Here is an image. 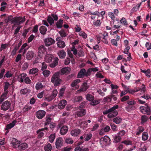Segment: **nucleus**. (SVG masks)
Returning <instances> with one entry per match:
<instances>
[{"instance_id": "nucleus-17", "label": "nucleus", "mask_w": 151, "mask_h": 151, "mask_svg": "<svg viewBox=\"0 0 151 151\" xmlns=\"http://www.w3.org/2000/svg\"><path fill=\"white\" fill-rule=\"evenodd\" d=\"M79 111H78L77 114L79 117L83 116L86 114V110L85 109H79Z\"/></svg>"}, {"instance_id": "nucleus-19", "label": "nucleus", "mask_w": 151, "mask_h": 151, "mask_svg": "<svg viewBox=\"0 0 151 151\" xmlns=\"http://www.w3.org/2000/svg\"><path fill=\"white\" fill-rule=\"evenodd\" d=\"M17 122V121L14 120L12 121V123H10L9 124H7L6 125V128L5 129L6 130H8L9 129H10L14 127Z\"/></svg>"}, {"instance_id": "nucleus-50", "label": "nucleus", "mask_w": 151, "mask_h": 151, "mask_svg": "<svg viewBox=\"0 0 151 151\" xmlns=\"http://www.w3.org/2000/svg\"><path fill=\"white\" fill-rule=\"evenodd\" d=\"M127 103L128 105H134L136 104V102L134 100L131 99L127 102Z\"/></svg>"}, {"instance_id": "nucleus-3", "label": "nucleus", "mask_w": 151, "mask_h": 151, "mask_svg": "<svg viewBox=\"0 0 151 151\" xmlns=\"http://www.w3.org/2000/svg\"><path fill=\"white\" fill-rule=\"evenodd\" d=\"M145 106H142L140 107L139 109L141 112L143 114L150 115L151 112V110L150 107L148 106L147 104H145Z\"/></svg>"}, {"instance_id": "nucleus-54", "label": "nucleus", "mask_w": 151, "mask_h": 151, "mask_svg": "<svg viewBox=\"0 0 151 151\" xmlns=\"http://www.w3.org/2000/svg\"><path fill=\"white\" fill-rule=\"evenodd\" d=\"M65 141L66 143L68 144H73V141L70 138H67L65 139Z\"/></svg>"}, {"instance_id": "nucleus-55", "label": "nucleus", "mask_w": 151, "mask_h": 151, "mask_svg": "<svg viewBox=\"0 0 151 151\" xmlns=\"http://www.w3.org/2000/svg\"><path fill=\"white\" fill-rule=\"evenodd\" d=\"M120 22L121 23H122L124 25L126 26L128 25L127 21L126 20L125 18H122V19L120 20Z\"/></svg>"}, {"instance_id": "nucleus-5", "label": "nucleus", "mask_w": 151, "mask_h": 151, "mask_svg": "<svg viewBox=\"0 0 151 151\" xmlns=\"http://www.w3.org/2000/svg\"><path fill=\"white\" fill-rule=\"evenodd\" d=\"M11 103L8 101H6L4 102L2 104L1 109L4 111L8 110L10 107Z\"/></svg>"}, {"instance_id": "nucleus-42", "label": "nucleus", "mask_w": 151, "mask_h": 151, "mask_svg": "<svg viewBox=\"0 0 151 151\" xmlns=\"http://www.w3.org/2000/svg\"><path fill=\"white\" fill-rule=\"evenodd\" d=\"M58 32L62 37H65L67 35V34L63 29L61 30Z\"/></svg>"}, {"instance_id": "nucleus-12", "label": "nucleus", "mask_w": 151, "mask_h": 151, "mask_svg": "<svg viewBox=\"0 0 151 151\" xmlns=\"http://www.w3.org/2000/svg\"><path fill=\"white\" fill-rule=\"evenodd\" d=\"M81 130L79 129H76L71 131L70 132L71 135L74 137H76L80 133Z\"/></svg>"}, {"instance_id": "nucleus-49", "label": "nucleus", "mask_w": 151, "mask_h": 151, "mask_svg": "<svg viewBox=\"0 0 151 151\" xmlns=\"http://www.w3.org/2000/svg\"><path fill=\"white\" fill-rule=\"evenodd\" d=\"M101 23V22L100 20L99 19L97 20L96 21L93 22V24L96 27H99L100 26Z\"/></svg>"}, {"instance_id": "nucleus-30", "label": "nucleus", "mask_w": 151, "mask_h": 151, "mask_svg": "<svg viewBox=\"0 0 151 151\" xmlns=\"http://www.w3.org/2000/svg\"><path fill=\"white\" fill-rule=\"evenodd\" d=\"M135 108V107L134 106L129 105H128L125 107V109L128 112H129L131 110H134Z\"/></svg>"}, {"instance_id": "nucleus-25", "label": "nucleus", "mask_w": 151, "mask_h": 151, "mask_svg": "<svg viewBox=\"0 0 151 151\" xmlns=\"http://www.w3.org/2000/svg\"><path fill=\"white\" fill-rule=\"evenodd\" d=\"M63 20L62 19H59L56 23V27L58 29L61 28L63 27Z\"/></svg>"}, {"instance_id": "nucleus-38", "label": "nucleus", "mask_w": 151, "mask_h": 151, "mask_svg": "<svg viewBox=\"0 0 151 151\" xmlns=\"http://www.w3.org/2000/svg\"><path fill=\"white\" fill-rule=\"evenodd\" d=\"M22 41H21L18 44L17 46H16L14 47V49L13 51V52H14V54L16 53L17 51L19 49V47L22 44Z\"/></svg>"}, {"instance_id": "nucleus-9", "label": "nucleus", "mask_w": 151, "mask_h": 151, "mask_svg": "<svg viewBox=\"0 0 151 151\" xmlns=\"http://www.w3.org/2000/svg\"><path fill=\"white\" fill-rule=\"evenodd\" d=\"M63 138L62 137H59L56 139L55 145L57 148L60 149L63 146Z\"/></svg>"}, {"instance_id": "nucleus-57", "label": "nucleus", "mask_w": 151, "mask_h": 151, "mask_svg": "<svg viewBox=\"0 0 151 151\" xmlns=\"http://www.w3.org/2000/svg\"><path fill=\"white\" fill-rule=\"evenodd\" d=\"M29 64L27 63H24L22 66V69L23 70H25L27 68Z\"/></svg>"}, {"instance_id": "nucleus-2", "label": "nucleus", "mask_w": 151, "mask_h": 151, "mask_svg": "<svg viewBox=\"0 0 151 151\" xmlns=\"http://www.w3.org/2000/svg\"><path fill=\"white\" fill-rule=\"evenodd\" d=\"M60 72H57L55 73L51 78V82L54 84L55 86H59L63 82L62 80L60 78Z\"/></svg>"}, {"instance_id": "nucleus-45", "label": "nucleus", "mask_w": 151, "mask_h": 151, "mask_svg": "<svg viewBox=\"0 0 151 151\" xmlns=\"http://www.w3.org/2000/svg\"><path fill=\"white\" fill-rule=\"evenodd\" d=\"M148 119V117L147 116L145 115L142 116L141 118V123H143L146 122Z\"/></svg>"}, {"instance_id": "nucleus-63", "label": "nucleus", "mask_w": 151, "mask_h": 151, "mask_svg": "<svg viewBox=\"0 0 151 151\" xmlns=\"http://www.w3.org/2000/svg\"><path fill=\"white\" fill-rule=\"evenodd\" d=\"M129 98V97L128 96H124L121 99V101L122 102L125 101Z\"/></svg>"}, {"instance_id": "nucleus-36", "label": "nucleus", "mask_w": 151, "mask_h": 151, "mask_svg": "<svg viewBox=\"0 0 151 151\" xmlns=\"http://www.w3.org/2000/svg\"><path fill=\"white\" fill-rule=\"evenodd\" d=\"M57 45L58 47L61 48H64L65 46V42L63 41L58 42Z\"/></svg>"}, {"instance_id": "nucleus-35", "label": "nucleus", "mask_w": 151, "mask_h": 151, "mask_svg": "<svg viewBox=\"0 0 151 151\" xmlns=\"http://www.w3.org/2000/svg\"><path fill=\"white\" fill-rule=\"evenodd\" d=\"M46 120L44 125L45 126L49 125L52 120V119L49 116H46Z\"/></svg>"}, {"instance_id": "nucleus-15", "label": "nucleus", "mask_w": 151, "mask_h": 151, "mask_svg": "<svg viewBox=\"0 0 151 151\" xmlns=\"http://www.w3.org/2000/svg\"><path fill=\"white\" fill-rule=\"evenodd\" d=\"M110 140V139L108 136H105L104 137L101 139V142H102V143L104 145H106L108 144Z\"/></svg>"}, {"instance_id": "nucleus-29", "label": "nucleus", "mask_w": 151, "mask_h": 151, "mask_svg": "<svg viewBox=\"0 0 151 151\" xmlns=\"http://www.w3.org/2000/svg\"><path fill=\"white\" fill-rule=\"evenodd\" d=\"M114 142L117 143L120 142L122 139L121 137L119 135H115L113 137Z\"/></svg>"}, {"instance_id": "nucleus-32", "label": "nucleus", "mask_w": 151, "mask_h": 151, "mask_svg": "<svg viewBox=\"0 0 151 151\" xmlns=\"http://www.w3.org/2000/svg\"><path fill=\"white\" fill-rule=\"evenodd\" d=\"M86 98L87 100L91 101L94 99V97L90 94H88L86 96Z\"/></svg>"}, {"instance_id": "nucleus-8", "label": "nucleus", "mask_w": 151, "mask_h": 151, "mask_svg": "<svg viewBox=\"0 0 151 151\" xmlns=\"http://www.w3.org/2000/svg\"><path fill=\"white\" fill-rule=\"evenodd\" d=\"M46 112L43 110H39L36 113V117L39 119H41L45 115Z\"/></svg>"}, {"instance_id": "nucleus-20", "label": "nucleus", "mask_w": 151, "mask_h": 151, "mask_svg": "<svg viewBox=\"0 0 151 151\" xmlns=\"http://www.w3.org/2000/svg\"><path fill=\"white\" fill-rule=\"evenodd\" d=\"M58 55L60 58L63 59L65 58L66 55V53L63 50H60L58 53Z\"/></svg>"}, {"instance_id": "nucleus-48", "label": "nucleus", "mask_w": 151, "mask_h": 151, "mask_svg": "<svg viewBox=\"0 0 151 151\" xmlns=\"http://www.w3.org/2000/svg\"><path fill=\"white\" fill-rule=\"evenodd\" d=\"M110 125L112 129L114 131H115L117 130V126L116 125L114 124L113 123H111L110 124Z\"/></svg>"}, {"instance_id": "nucleus-33", "label": "nucleus", "mask_w": 151, "mask_h": 151, "mask_svg": "<svg viewBox=\"0 0 151 151\" xmlns=\"http://www.w3.org/2000/svg\"><path fill=\"white\" fill-rule=\"evenodd\" d=\"M29 92H30V90L27 88L21 89L20 91V93L24 95L26 94L27 93Z\"/></svg>"}, {"instance_id": "nucleus-21", "label": "nucleus", "mask_w": 151, "mask_h": 151, "mask_svg": "<svg viewBox=\"0 0 151 151\" xmlns=\"http://www.w3.org/2000/svg\"><path fill=\"white\" fill-rule=\"evenodd\" d=\"M59 59L58 58H55L52 63L50 64V66L51 68H53L57 66L58 63Z\"/></svg>"}, {"instance_id": "nucleus-1", "label": "nucleus", "mask_w": 151, "mask_h": 151, "mask_svg": "<svg viewBox=\"0 0 151 151\" xmlns=\"http://www.w3.org/2000/svg\"><path fill=\"white\" fill-rule=\"evenodd\" d=\"M119 106L118 105L114 106L109 109L108 110H106L103 112V114L106 115L108 114L107 116L108 118H113L116 116L118 114V112L116 109H118Z\"/></svg>"}, {"instance_id": "nucleus-64", "label": "nucleus", "mask_w": 151, "mask_h": 151, "mask_svg": "<svg viewBox=\"0 0 151 151\" xmlns=\"http://www.w3.org/2000/svg\"><path fill=\"white\" fill-rule=\"evenodd\" d=\"M145 47H147V50H148L151 49V43L150 44L149 42H147L145 44Z\"/></svg>"}, {"instance_id": "nucleus-61", "label": "nucleus", "mask_w": 151, "mask_h": 151, "mask_svg": "<svg viewBox=\"0 0 151 151\" xmlns=\"http://www.w3.org/2000/svg\"><path fill=\"white\" fill-rule=\"evenodd\" d=\"M92 135L91 134H87L86 135V136L85 138V140L86 141H88L92 137Z\"/></svg>"}, {"instance_id": "nucleus-6", "label": "nucleus", "mask_w": 151, "mask_h": 151, "mask_svg": "<svg viewBox=\"0 0 151 151\" xmlns=\"http://www.w3.org/2000/svg\"><path fill=\"white\" fill-rule=\"evenodd\" d=\"M46 50V48L43 45H41L39 47L38 53V56L40 58H41L43 56V54L45 53Z\"/></svg>"}, {"instance_id": "nucleus-10", "label": "nucleus", "mask_w": 151, "mask_h": 151, "mask_svg": "<svg viewBox=\"0 0 151 151\" xmlns=\"http://www.w3.org/2000/svg\"><path fill=\"white\" fill-rule=\"evenodd\" d=\"M20 143V141L14 138H13V139L11 142L12 147L14 148L18 147L19 145H18V144Z\"/></svg>"}, {"instance_id": "nucleus-46", "label": "nucleus", "mask_w": 151, "mask_h": 151, "mask_svg": "<svg viewBox=\"0 0 151 151\" xmlns=\"http://www.w3.org/2000/svg\"><path fill=\"white\" fill-rule=\"evenodd\" d=\"M148 135L147 132H144L142 133V139L143 140L145 141L147 140L148 139Z\"/></svg>"}, {"instance_id": "nucleus-62", "label": "nucleus", "mask_w": 151, "mask_h": 151, "mask_svg": "<svg viewBox=\"0 0 151 151\" xmlns=\"http://www.w3.org/2000/svg\"><path fill=\"white\" fill-rule=\"evenodd\" d=\"M35 37V36L34 35L32 34L31 35L28 39V42L29 43L31 42Z\"/></svg>"}, {"instance_id": "nucleus-16", "label": "nucleus", "mask_w": 151, "mask_h": 151, "mask_svg": "<svg viewBox=\"0 0 151 151\" xmlns=\"http://www.w3.org/2000/svg\"><path fill=\"white\" fill-rule=\"evenodd\" d=\"M68 130V127L66 126H64L61 128L60 133L62 135L65 134Z\"/></svg>"}, {"instance_id": "nucleus-22", "label": "nucleus", "mask_w": 151, "mask_h": 151, "mask_svg": "<svg viewBox=\"0 0 151 151\" xmlns=\"http://www.w3.org/2000/svg\"><path fill=\"white\" fill-rule=\"evenodd\" d=\"M18 147L20 150H24L27 147V144L26 143L24 142L19 145Z\"/></svg>"}, {"instance_id": "nucleus-24", "label": "nucleus", "mask_w": 151, "mask_h": 151, "mask_svg": "<svg viewBox=\"0 0 151 151\" xmlns=\"http://www.w3.org/2000/svg\"><path fill=\"white\" fill-rule=\"evenodd\" d=\"M122 119L119 116L115 117L112 120L113 121L117 124L121 123L122 122Z\"/></svg>"}, {"instance_id": "nucleus-14", "label": "nucleus", "mask_w": 151, "mask_h": 151, "mask_svg": "<svg viewBox=\"0 0 151 151\" xmlns=\"http://www.w3.org/2000/svg\"><path fill=\"white\" fill-rule=\"evenodd\" d=\"M5 85L4 86V93L3 94V96H6L7 94L9 92V91L7 90L10 84L8 82H6L5 83Z\"/></svg>"}, {"instance_id": "nucleus-27", "label": "nucleus", "mask_w": 151, "mask_h": 151, "mask_svg": "<svg viewBox=\"0 0 151 151\" xmlns=\"http://www.w3.org/2000/svg\"><path fill=\"white\" fill-rule=\"evenodd\" d=\"M39 70L38 69L35 68H33L29 70V71L30 74H36V75L38 74Z\"/></svg>"}, {"instance_id": "nucleus-39", "label": "nucleus", "mask_w": 151, "mask_h": 151, "mask_svg": "<svg viewBox=\"0 0 151 151\" xmlns=\"http://www.w3.org/2000/svg\"><path fill=\"white\" fill-rule=\"evenodd\" d=\"M42 73L44 77H47L49 76L51 73L48 70H45L43 71Z\"/></svg>"}, {"instance_id": "nucleus-37", "label": "nucleus", "mask_w": 151, "mask_h": 151, "mask_svg": "<svg viewBox=\"0 0 151 151\" xmlns=\"http://www.w3.org/2000/svg\"><path fill=\"white\" fill-rule=\"evenodd\" d=\"M52 149L51 145L50 144H48L44 147V150L45 151H51Z\"/></svg>"}, {"instance_id": "nucleus-44", "label": "nucleus", "mask_w": 151, "mask_h": 151, "mask_svg": "<svg viewBox=\"0 0 151 151\" xmlns=\"http://www.w3.org/2000/svg\"><path fill=\"white\" fill-rule=\"evenodd\" d=\"M80 81L79 79H77L73 81L71 84V86L72 87H74L76 86Z\"/></svg>"}, {"instance_id": "nucleus-43", "label": "nucleus", "mask_w": 151, "mask_h": 151, "mask_svg": "<svg viewBox=\"0 0 151 151\" xmlns=\"http://www.w3.org/2000/svg\"><path fill=\"white\" fill-rule=\"evenodd\" d=\"M27 74L26 73H23L21 74L20 75V77L19 78V81L20 82H23L24 81V78L26 76Z\"/></svg>"}, {"instance_id": "nucleus-34", "label": "nucleus", "mask_w": 151, "mask_h": 151, "mask_svg": "<svg viewBox=\"0 0 151 151\" xmlns=\"http://www.w3.org/2000/svg\"><path fill=\"white\" fill-rule=\"evenodd\" d=\"M47 21L50 25H52L54 22V20L53 18L49 15L47 17Z\"/></svg>"}, {"instance_id": "nucleus-58", "label": "nucleus", "mask_w": 151, "mask_h": 151, "mask_svg": "<svg viewBox=\"0 0 151 151\" xmlns=\"http://www.w3.org/2000/svg\"><path fill=\"white\" fill-rule=\"evenodd\" d=\"M88 88L87 83H83V88L82 91H86Z\"/></svg>"}, {"instance_id": "nucleus-7", "label": "nucleus", "mask_w": 151, "mask_h": 151, "mask_svg": "<svg viewBox=\"0 0 151 151\" xmlns=\"http://www.w3.org/2000/svg\"><path fill=\"white\" fill-rule=\"evenodd\" d=\"M45 45L46 46H49L54 44L55 42V40L51 38L50 37L45 39L44 40Z\"/></svg>"}, {"instance_id": "nucleus-31", "label": "nucleus", "mask_w": 151, "mask_h": 151, "mask_svg": "<svg viewBox=\"0 0 151 151\" xmlns=\"http://www.w3.org/2000/svg\"><path fill=\"white\" fill-rule=\"evenodd\" d=\"M79 124L80 127H83V128H87L88 125V124L86 121H80Z\"/></svg>"}, {"instance_id": "nucleus-13", "label": "nucleus", "mask_w": 151, "mask_h": 151, "mask_svg": "<svg viewBox=\"0 0 151 151\" xmlns=\"http://www.w3.org/2000/svg\"><path fill=\"white\" fill-rule=\"evenodd\" d=\"M67 103V101L65 100H62L60 101L59 103L58 108L60 109H62L64 108Z\"/></svg>"}, {"instance_id": "nucleus-11", "label": "nucleus", "mask_w": 151, "mask_h": 151, "mask_svg": "<svg viewBox=\"0 0 151 151\" xmlns=\"http://www.w3.org/2000/svg\"><path fill=\"white\" fill-rule=\"evenodd\" d=\"M86 77V70L84 68H82L79 71L77 75L78 78H82Z\"/></svg>"}, {"instance_id": "nucleus-4", "label": "nucleus", "mask_w": 151, "mask_h": 151, "mask_svg": "<svg viewBox=\"0 0 151 151\" xmlns=\"http://www.w3.org/2000/svg\"><path fill=\"white\" fill-rule=\"evenodd\" d=\"M24 17H15L12 19V22L13 23H16L17 25H19L23 23L25 21Z\"/></svg>"}, {"instance_id": "nucleus-53", "label": "nucleus", "mask_w": 151, "mask_h": 151, "mask_svg": "<svg viewBox=\"0 0 151 151\" xmlns=\"http://www.w3.org/2000/svg\"><path fill=\"white\" fill-rule=\"evenodd\" d=\"M92 72L91 68H89L86 71V77H87L90 76Z\"/></svg>"}, {"instance_id": "nucleus-23", "label": "nucleus", "mask_w": 151, "mask_h": 151, "mask_svg": "<svg viewBox=\"0 0 151 151\" xmlns=\"http://www.w3.org/2000/svg\"><path fill=\"white\" fill-rule=\"evenodd\" d=\"M39 30L40 33L42 35H44L46 34L47 28L45 26H42L40 27Z\"/></svg>"}, {"instance_id": "nucleus-59", "label": "nucleus", "mask_w": 151, "mask_h": 151, "mask_svg": "<svg viewBox=\"0 0 151 151\" xmlns=\"http://www.w3.org/2000/svg\"><path fill=\"white\" fill-rule=\"evenodd\" d=\"M86 101H83L80 104L79 109H82V108H84L86 106Z\"/></svg>"}, {"instance_id": "nucleus-40", "label": "nucleus", "mask_w": 151, "mask_h": 151, "mask_svg": "<svg viewBox=\"0 0 151 151\" xmlns=\"http://www.w3.org/2000/svg\"><path fill=\"white\" fill-rule=\"evenodd\" d=\"M55 133L52 134L50 135L49 137V141L50 142L52 143L53 142L55 139Z\"/></svg>"}, {"instance_id": "nucleus-51", "label": "nucleus", "mask_w": 151, "mask_h": 151, "mask_svg": "<svg viewBox=\"0 0 151 151\" xmlns=\"http://www.w3.org/2000/svg\"><path fill=\"white\" fill-rule=\"evenodd\" d=\"M99 101L97 100H93V101H92L90 103V104L92 106H95L96 105H97L98 104H99Z\"/></svg>"}, {"instance_id": "nucleus-52", "label": "nucleus", "mask_w": 151, "mask_h": 151, "mask_svg": "<svg viewBox=\"0 0 151 151\" xmlns=\"http://www.w3.org/2000/svg\"><path fill=\"white\" fill-rule=\"evenodd\" d=\"M108 15L111 18L112 20H115V17L113 13L111 12H109L108 13Z\"/></svg>"}, {"instance_id": "nucleus-41", "label": "nucleus", "mask_w": 151, "mask_h": 151, "mask_svg": "<svg viewBox=\"0 0 151 151\" xmlns=\"http://www.w3.org/2000/svg\"><path fill=\"white\" fill-rule=\"evenodd\" d=\"M43 87V86L42 83L41 82H38L36 85L35 88L37 90H39V89L42 88Z\"/></svg>"}, {"instance_id": "nucleus-60", "label": "nucleus", "mask_w": 151, "mask_h": 151, "mask_svg": "<svg viewBox=\"0 0 151 151\" xmlns=\"http://www.w3.org/2000/svg\"><path fill=\"white\" fill-rule=\"evenodd\" d=\"M47 66L45 62H43L42 63V67L41 70H42L43 71L47 68Z\"/></svg>"}, {"instance_id": "nucleus-26", "label": "nucleus", "mask_w": 151, "mask_h": 151, "mask_svg": "<svg viewBox=\"0 0 151 151\" xmlns=\"http://www.w3.org/2000/svg\"><path fill=\"white\" fill-rule=\"evenodd\" d=\"M83 99L82 97L81 96H76L73 98L74 102H80Z\"/></svg>"}, {"instance_id": "nucleus-56", "label": "nucleus", "mask_w": 151, "mask_h": 151, "mask_svg": "<svg viewBox=\"0 0 151 151\" xmlns=\"http://www.w3.org/2000/svg\"><path fill=\"white\" fill-rule=\"evenodd\" d=\"M88 13H89L90 15H98L99 16V14H100L99 12L98 11H96L95 12L89 11Z\"/></svg>"}, {"instance_id": "nucleus-47", "label": "nucleus", "mask_w": 151, "mask_h": 151, "mask_svg": "<svg viewBox=\"0 0 151 151\" xmlns=\"http://www.w3.org/2000/svg\"><path fill=\"white\" fill-rule=\"evenodd\" d=\"M78 55L80 57H82L84 56V53L82 48L80 49L78 51Z\"/></svg>"}, {"instance_id": "nucleus-28", "label": "nucleus", "mask_w": 151, "mask_h": 151, "mask_svg": "<svg viewBox=\"0 0 151 151\" xmlns=\"http://www.w3.org/2000/svg\"><path fill=\"white\" fill-rule=\"evenodd\" d=\"M70 71V68L69 67H65L62 68L61 70V73L62 74L68 73Z\"/></svg>"}, {"instance_id": "nucleus-18", "label": "nucleus", "mask_w": 151, "mask_h": 151, "mask_svg": "<svg viewBox=\"0 0 151 151\" xmlns=\"http://www.w3.org/2000/svg\"><path fill=\"white\" fill-rule=\"evenodd\" d=\"M34 53L32 51H29L26 54V58L28 60H30L34 57Z\"/></svg>"}]
</instances>
